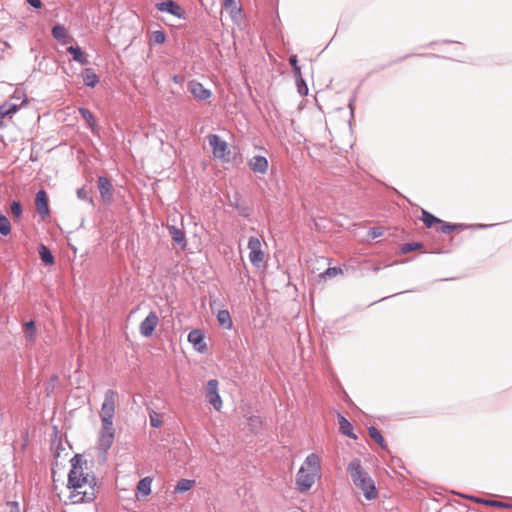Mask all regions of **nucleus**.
I'll return each mask as SVG.
<instances>
[{
  "label": "nucleus",
  "mask_w": 512,
  "mask_h": 512,
  "mask_svg": "<svg viewBox=\"0 0 512 512\" xmlns=\"http://www.w3.org/2000/svg\"><path fill=\"white\" fill-rule=\"evenodd\" d=\"M295 79H296V85H297V90H298L299 94L302 95V96L307 95L308 94V87L306 85L305 80L302 77V74L296 75Z\"/></svg>",
  "instance_id": "nucleus-33"
},
{
  "label": "nucleus",
  "mask_w": 512,
  "mask_h": 512,
  "mask_svg": "<svg viewBox=\"0 0 512 512\" xmlns=\"http://www.w3.org/2000/svg\"><path fill=\"white\" fill-rule=\"evenodd\" d=\"M156 8L160 12L169 13L173 16H176L177 18H183L184 14H185L182 7L172 0H167V1H164L161 3H157Z\"/></svg>",
  "instance_id": "nucleus-11"
},
{
  "label": "nucleus",
  "mask_w": 512,
  "mask_h": 512,
  "mask_svg": "<svg viewBox=\"0 0 512 512\" xmlns=\"http://www.w3.org/2000/svg\"><path fill=\"white\" fill-rule=\"evenodd\" d=\"M11 232V225L8 218L0 214V233L3 236H7Z\"/></svg>",
  "instance_id": "nucleus-32"
},
{
  "label": "nucleus",
  "mask_w": 512,
  "mask_h": 512,
  "mask_svg": "<svg viewBox=\"0 0 512 512\" xmlns=\"http://www.w3.org/2000/svg\"><path fill=\"white\" fill-rule=\"evenodd\" d=\"M218 381L211 379L206 385V398L207 401L214 407L215 410L220 411L222 408V399L218 392Z\"/></svg>",
  "instance_id": "nucleus-7"
},
{
  "label": "nucleus",
  "mask_w": 512,
  "mask_h": 512,
  "mask_svg": "<svg viewBox=\"0 0 512 512\" xmlns=\"http://www.w3.org/2000/svg\"><path fill=\"white\" fill-rule=\"evenodd\" d=\"M249 166L255 173L265 174L268 170V161L263 156H254L249 160Z\"/></svg>",
  "instance_id": "nucleus-17"
},
{
  "label": "nucleus",
  "mask_w": 512,
  "mask_h": 512,
  "mask_svg": "<svg viewBox=\"0 0 512 512\" xmlns=\"http://www.w3.org/2000/svg\"><path fill=\"white\" fill-rule=\"evenodd\" d=\"M219 324L226 328L231 329L233 326L232 319L228 310H220L217 314Z\"/></svg>",
  "instance_id": "nucleus-25"
},
{
  "label": "nucleus",
  "mask_w": 512,
  "mask_h": 512,
  "mask_svg": "<svg viewBox=\"0 0 512 512\" xmlns=\"http://www.w3.org/2000/svg\"><path fill=\"white\" fill-rule=\"evenodd\" d=\"M207 139L214 158L221 160L222 162H229L231 158V151L228 144L216 134L208 135Z\"/></svg>",
  "instance_id": "nucleus-5"
},
{
  "label": "nucleus",
  "mask_w": 512,
  "mask_h": 512,
  "mask_svg": "<svg viewBox=\"0 0 512 512\" xmlns=\"http://www.w3.org/2000/svg\"><path fill=\"white\" fill-rule=\"evenodd\" d=\"M195 480L180 479L175 486V493H184L195 486Z\"/></svg>",
  "instance_id": "nucleus-26"
},
{
  "label": "nucleus",
  "mask_w": 512,
  "mask_h": 512,
  "mask_svg": "<svg viewBox=\"0 0 512 512\" xmlns=\"http://www.w3.org/2000/svg\"><path fill=\"white\" fill-rule=\"evenodd\" d=\"M151 40L155 43V44H158V45H161L165 42L166 40V35L163 31H160V30H157V31H154L151 35Z\"/></svg>",
  "instance_id": "nucleus-34"
},
{
  "label": "nucleus",
  "mask_w": 512,
  "mask_h": 512,
  "mask_svg": "<svg viewBox=\"0 0 512 512\" xmlns=\"http://www.w3.org/2000/svg\"><path fill=\"white\" fill-rule=\"evenodd\" d=\"M38 252H39V256H40L41 260L46 265H53L54 264V257L52 255V253L50 252V250L45 245H43V244L40 245L39 249H38Z\"/></svg>",
  "instance_id": "nucleus-27"
},
{
  "label": "nucleus",
  "mask_w": 512,
  "mask_h": 512,
  "mask_svg": "<svg viewBox=\"0 0 512 512\" xmlns=\"http://www.w3.org/2000/svg\"><path fill=\"white\" fill-rule=\"evenodd\" d=\"M82 77L85 85L89 87H95L99 82L98 76L91 68H86L82 73Z\"/></svg>",
  "instance_id": "nucleus-24"
},
{
  "label": "nucleus",
  "mask_w": 512,
  "mask_h": 512,
  "mask_svg": "<svg viewBox=\"0 0 512 512\" xmlns=\"http://www.w3.org/2000/svg\"><path fill=\"white\" fill-rule=\"evenodd\" d=\"M67 52L73 56V60L80 63L81 65H85L88 63V59L86 54L81 50L80 47L69 46L67 48Z\"/></svg>",
  "instance_id": "nucleus-22"
},
{
  "label": "nucleus",
  "mask_w": 512,
  "mask_h": 512,
  "mask_svg": "<svg viewBox=\"0 0 512 512\" xmlns=\"http://www.w3.org/2000/svg\"><path fill=\"white\" fill-rule=\"evenodd\" d=\"M77 194H78V197H80V198H83V199L86 198V193H85L84 189H79Z\"/></svg>",
  "instance_id": "nucleus-44"
},
{
  "label": "nucleus",
  "mask_w": 512,
  "mask_h": 512,
  "mask_svg": "<svg viewBox=\"0 0 512 512\" xmlns=\"http://www.w3.org/2000/svg\"><path fill=\"white\" fill-rule=\"evenodd\" d=\"M71 469L68 473L67 483L56 478V471H52L53 491L60 501L65 504L89 503L96 499L98 486L95 474L81 455L71 459Z\"/></svg>",
  "instance_id": "nucleus-1"
},
{
  "label": "nucleus",
  "mask_w": 512,
  "mask_h": 512,
  "mask_svg": "<svg viewBox=\"0 0 512 512\" xmlns=\"http://www.w3.org/2000/svg\"><path fill=\"white\" fill-rule=\"evenodd\" d=\"M423 223L425 224V226L427 228H431L433 227L435 224H439L442 223V220H440L439 218L435 217L434 215H432L431 213L427 212L426 210H422V217H421Z\"/></svg>",
  "instance_id": "nucleus-28"
},
{
  "label": "nucleus",
  "mask_w": 512,
  "mask_h": 512,
  "mask_svg": "<svg viewBox=\"0 0 512 512\" xmlns=\"http://www.w3.org/2000/svg\"><path fill=\"white\" fill-rule=\"evenodd\" d=\"M53 37L62 44H66L70 37L68 35L67 29L62 25H55L52 28Z\"/></svg>",
  "instance_id": "nucleus-21"
},
{
  "label": "nucleus",
  "mask_w": 512,
  "mask_h": 512,
  "mask_svg": "<svg viewBox=\"0 0 512 512\" xmlns=\"http://www.w3.org/2000/svg\"><path fill=\"white\" fill-rule=\"evenodd\" d=\"M188 90L198 100L204 101L211 97L212 93L206 89L200 82L192 80L188 83Z\"/></svg>",
  "instance_id": "nucleus-12"
},
{
  "label": "nucleus",
  "mask_w": 512,
  "mask_h": 512,
  "mask_svg": "<svg viewBox=\"0 0 512 512\" xmlns=\"http://www.w3.org/2000/svg\"><path fill=\"white\" fill-rule=\"evenodd\" d=\"M338 424L340 432L352 439H356V435L353 433L352 424L342 415H338Z\"/></svg>",
  "instance_id": "nucleus-18"
},
{
  "label": "nucleus",
  "mask_w": 512,
  "mask_h": 512,
  "mask_svg": "<svg viewBox=\"0 0 512 512\" xmlns=\"http://www.w3.org/2000/svg\"><path fill=\"white\" fill-rule=\"evenodd\" d=\"M382 234H383L382 229L378 228V227L372 228L369 231V235L373 239L382 236Z\"/></svg>",
  "instance_id": "nucleus-41"
},
{
  "label": "nucleus",
  "mask_w": 512,
  "mask_h": 512,
  "mask_svg": "<svg viewBox=\"0 0 512 512\" xmlns=\"http://www.w3.org/2000/svg\"><path fill=\"white\" fill-rule=\"evenodd\" d=\"M265 245L264 240L259 237L252 236L248 240V258L250 263L257 268H260L266 262V253L263 249Z\"/></svg>",
  "instance_id": "nucleus-4"
},
{
  "label": "nucleus",
  "mask_w": 512,
  "mask_h": 512,
  "mask_svg": "<svg viewBox=\"0 0 512 512\" xmlns=\"http://www.w3.org/2000/svg\"><path fill=\"white\" fill-rule=\"evenodd\" d=\"M11 214L14 218L20 219L22 216V206L19 202L14 201L11 204Z\"/></svg>",
  "instance_id": "nucleus-35"
},
{
  "label": "nucleus",
  "mask_w": 512,
  "mask_h": 512,
  "mask_svg": "<svg viewBox=\"0 0 512 512\" xmlns=\"http://www.w3.org/2000/svg\"><path fill=\"white\" fill-rule=\"evenodd\" d=\"M169 234L172 238V240L179 245H182V248H185L186 242H185V232L183 229H180L176 226H168Z\"/></svg>",
  "instance_id": "nucleus-19"
},
{
  "label": "nucleus",
  "mask_w": 512,
  "mask_h": 512,
  "mask_svg": "<svg viewBox=\"0 0 512 512\" xmlns=\"http://www.w3.org/2000/svg\"><path fill=\"white\" fill-rule=\"evenodd\" d=\"M159 324V317L155 312H150L140 323L139 330L144 337H150Z\"/></svg>",
  "instance_id": "nucleus-8"
},
{
  "label": "nucleus",
  "mask_w": 512,
  "mask_h": 512,
  "mask_svg": "<svg viewBox=\"0 0 512 512\" xmlns=\"http://www.w3.org/2000/svg\"><path fill=\"white\" fill-rule=\"evenodd\" d=\"M152 481L153 479L151 477H144L138 482L136 487V498L138 500L151 494Z\"/></svg>",
  "instance_id": "nucleus-16"
},
{
  "label": "nucleus",
  "mask_w": 512,
  "mask_h": 512,
  "mask_svg": "<svg viewBox=\"0 0 512 512\" xmlns=\"http://www.w3.org/2000/svg\"><path fill=\"white\" fill-rule=\"evenodd\" d=\"M79 112L92 132H97V123L92 112L86 108H79Z\"/></svg>",
  "instance_id": "nucleus-23"
},
{
  "label": "nucleus",
  "mask_w": 512,
  "mask_h": 512,
  "mask_svg": "<svg viewBox=\"0 0 512 512\" xmlns=\"http://www.w3.org/2000/svg\"><path fill=\"white\" fill-rule=\"evenodd\" d=\"M188 341L197 352L205 353L207 351L205 335L200 329H193L190 331L188 334Z\"/></svg>",
  "instance_id": "nucleus-10"
},
{
  "label": "nucleus",
  "mask_w": 512,
  "mask_h": 512,
  "mask_svg": "<svg viewBox=\"0 0 512 512\" xmlns=\"http://www.w3.org/2000/svg\"><path fill=\"white\" fill-rule=\"evenodd\" d=\"M223 7L229 13L231 18L237 19L241 13V7L237 0H223Z\"/></svg>",
  "instance_id": "nucleus-20"
},
{
  "label": "nucleus",
  "mask_w": 512,
  "mask_h": 512,
  "mask_svg": "<svg viewBox=\"0 0 512 512\" xmlns=\"http://www.w3.org/2000/svg\"><path fill=\"white\" fill-rule=\"evenodd\" d=\"M343 273V270L339 267H330L326 269L324 272H322L319 277L323 280H326L327 278H333L337 275H340Z\"/></svg>",
  "instance_id": "nucleus-31"
},
{
  "label": "nucleus",
  "mask_w": 512,
  "mask_h": 512,
  "mask_svg": "<svg viewBox=\"0 0 512 512\" xmlns=\"http://www.w3.org/2000/svg\"><path fill=\"white\" fill-rule=\"evenodd\" d=\"M24 333L27 341L34 342L36 336V327L34 321H29L24 324Z\"/></svg>",
  "instance_id": "nucleus-29"
},
{
  "label": "nucleus",
  "mask_w": 512,
  "mask_h": 512,
  "mask_svg": "<svg viewBox=\"0 0 512 512\" xmlns=\"http://www.w3.org/2000/svg\"><path fill=\"white\" fill-rule=\"evenodd\" d=\"M422 245L420 243H406L401 246V253L407 254L411 251L420 249Z\"/></svg>",
  "instance_id": "nucleus-37"
},
{
  "label": "nucleus",
  "mask_w": 512,
  "mask_h": 512,
  "mask_svg": "<svg viewBox=\"0 0 512 512\" xmlns=\"http://www.w3.org/2000/svg\"><path fill=\"white\" fill-rule=\"evenodd\" d=\"M324 260H325V258H323V257L316 258V261H317V262H319V261H324Z\"/></svg>",
  "instance_id": "nucleus-45"
},
{
  "label": "nucleus",
  "mask_w": 512,
  "mask_h": 512,
  "mask_svg": "<svg viewBox=\"0 0 512 512\" xmlns=\"http://www.w3.org/2000/svg\"><path fill=\"white\" fill-rule=\"evenodd\" d=\"M368 431H369V436L376 443H378L382 449H386L387 445H386L385 440H384L383 436L381 435L380 431L378 429H376L375 427H370Z\"/></svg>",
  "instance_id": "nucleus-30"
},
{
  "label": "nucleus",
  "mask_w": 512,
  "mask_h": 512,
  "mask_svg": "<svg viewBox=\"0 0 512 512\" xmlns=\"http://www.w3.org/2000/svg\"><path fill=\"white\" fill-rule=\"evenodd\" d=\"M14 98H15V96L12 97L10 100L4 102L0 106V126H2V119H4V118H11L12 115L19 110L21 105L23 103H25V100H24L20 105H18L17 103L13 102Z\"/></svg>",
  "instance_id": "nucleus-15"
},
{
  "label": "nucleus",
  "mask_w": 512,
  "mask_h": 512,
  "mask_svg": "<svg viewBox=\"0 0 512 512\" xmlns=\"http://www.w3.org/2000/svg\"><path fill=\"white\" fill-rule=\"evenodd\" d=\"M118 394L114 390H107L100 410L101 421H113Z\"/></svg>",
  "instance_id": "nucleus-6"
},
{
  "label": "nucleus",
  "mask_w": 512,
  "mask_h": 512,
  "mask_svg": "<svg viewBox=\"0 0 512 512\" xmlns=\"http://www.w3.org/2000/svg\"><path fill=\"white\" fill-rule=\"evenodd\" d=\"M1 512H21L20 506L17 502H7Z\"/></svg>",
  "instance_id": "nucleus-38"
},
{
  "label": "nucleus",
  "mask_w": 512,
  "mask_h": 512,
  "mask_svg": "<svg viewBox=\"0 0 512 512\" xmlns=\"http://www.w3.org/2000/svg\"><path fill=\"white\" fill-rule=\"evenodd\" d=\"M173 80H174L175 82H177V81H178L177 76H174Z\"/></svg>",
  "instance_id": "nucleus-46"
},
{
  "label": "nucleus",
  "mask_w": 512,
  "mask_h": 512,
  "mask_svg": "<svg viewBox=\"0 0 512 512\" xmlns=\"http://www.w3.org/2000/svg\"><path fill=\"white\" fill-rule=\"evenodd\" d=\"M100 441L101 444L110 447L114 439L113 421H101Z\"/></svg>",
  "instance_id": "nucleus-13"
},
{
  "label": "nucleus",
  "mask_w": 512,
  "mask_h": 512,
  "mask_svg": "<svg viewBox=\"0 0 512 512\" xmlns=\"http://www.w3.org/2000/svg\"><path fill=\"white\" fill-rule=\"evenodd\" d=\"M289 62H290V65L292 66L293 68V71H294V75H300L302 74L301 73V68L300 66L298 65V61H297V56L296 55H292L290 56L289 58Z\"/></svg>",
  "instance_id": "nucleus-39"
},
{
  "label": "nucleus",
  "mask_w": 512,
  "mask_h": 512,
  "mask_svg": "<svg viewBox=\"0 0 512 512\" xmlns=\"http://www.w3.org/2000/svg\"><path fill=\"white\" fill-rule=\"evenodd\" d=\"M321 478V459L315 454H309L295 476V485L298 492L305 494L311 490Z\"/></svg>",
  "instance_id": "nucleus-2"
},
{
  "label": "nucleus",
  "mask_w": 512,
  "mask_h": 512,
  "mask_svg": "<svg viewBox=\"0 0 512 512\" xmlns=\"http://www.w3.org/2000/svg\"><path fill=\"white\" fill-rule=\"evenodd\" d=\"M32 7L39 9L42 6L41 0H26Z\"/></svg>",
  "instance_id": "nucleus-42"
},
{
  "label": "nucleus",
  "mask_w": 512,
  "mask_h": 512,
  "mask_svg": "<svg viewBox=\"0 0 512 512\" xmlns=\"http://www.w3.org/2000/svg\"><path fill=\"white\" fill-rule=\"evenodd\" d=\"M485 503L490 505V506H493V507H504L505 506L504 503L499 502V501H495V500L486 501Z\"/></svg>",
  "instance_id": "nucleus-43"
},
{
  "label": "nucleus",
  "mask_w": 512,
  "mask_h": 512,
  "mask_svg": "<svg viewBox=\"0 0 512 512\" xmlns=\"http://www.w3.org/2000/svg\"><path fill=\"white\" fill-rule=\"evenodd\" d=\"M151 425L155 428L160 427L162 422L159 420L158 415L154 412L153 415H150Z\"/></svg>",
  "instance_id": "nucleus-40"
},
{
  "label": "nucleus",
  "mask_w": 512,
  "mask_h": 512,
  "mask_svg": "<svg viewBox=\"0 0 512 512\" xmlns=\"http://www.w3.org/2000/svg\"><path fill=\"white\" fill-rule=\"evenodd\" d=\"M347 471L356 488L361 490L367 500H374L378 496V492L374 480L369 476L368 472L361 465L359 459L352 460L347 467Z\"/></svg>",
  "instance_id": "nucleus-3"
},
{
  "label": "nucleus",
  "mask_w": 512,
  "mask_h": 512,
  "mask_svg": "<svg viewBox=\"0 0 512 512\" xmlns=\"http://www.w3.org/2000/svg\"><path fill=\"white\" fill-rule=\"evenodd\" d=\"M35 207L38 214L43 220L49 216V199L47 193L44 190H39L37 192L35 197Z\"/></svg>",
  "instance_id": "nucleus-9"
},
{
  "label": "nucleus",
  "mask_w": 512,
  "mask_h": 512,
  "mask_svg": "<svg viewBox=\"0 0 512 512\" xmlns=\"http://www.w3.org/2000/svg\"><path fill=\"white\" fill-rule=\"evenodd\" d=\"M98 188L101 199L104 203H110L113 198V187L111 182L103 176L98 178Z\"/></svg>",
  "instance_id": "nucleus-14"
},
{
  "label": "nucleus",
  "mask_w": 512,
  "mask_h": 512,
  "mask_svg": "<svg viewBox=\"0 0 512 512\" xmlns=\"http://www.w3.org/2000/svg\"><path fill=\"white\" fill-rule=\"evenodd\" d=\"M461 227H462V225H460V224H449V223H445L442 221V223H440L439 230L443 233H449V232L459 229Z\"/></svg>",
  "instance_id": "nucleus-36"
}]
</instances>
